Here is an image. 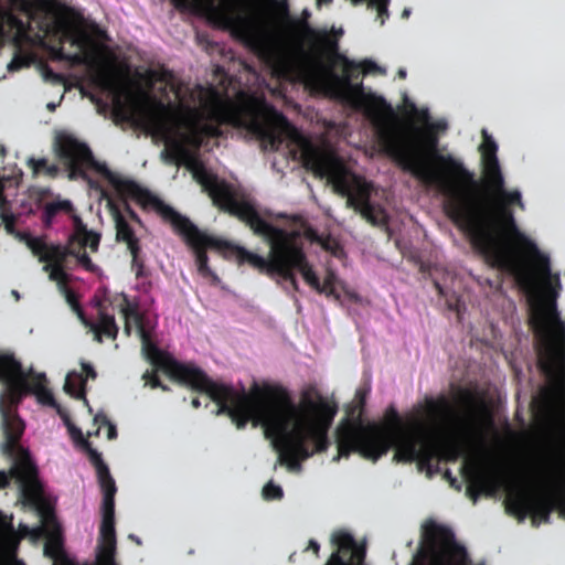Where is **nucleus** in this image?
I'll return each mask as SVG.
<instances>
[{
    "label": "nucleus",
    "instance_id": "obj_49",
    "mask_svg": "<svg viewBox=\"0 0 565 565\" xmlns=\"http://www.w3.org/2000/svg\"><path fill=\"white\" fill-rule=\"evenodd\" d=\"M359 68L360 65L355 64L351 61H345L344 68H343V79L345 83H350L352 79L359 77Z\"/></svg>",
    "mask_w": 565,
    "mask_h": 565
},
{
    "label": "nucleus",
    "instance_id": "obj_55",
    "mask_svg": "<svg viewBox=\"0 0 565 565\" xmlns=\"http://www.w3.org/2000/svg\"><path fill=\"white\" fill-rule=\"evenodd\" d=\"M46 383L45 374H34L31 377V390L34 393V390L44 388Z\"/></svg>",
    "mask_w": 565,
    "mask_h": 565
},
{
    "label": "nucleus",
    "instance_id": "obj_59",
    "mask_svg": "<svg viewBox=\"0 0 565 565\" xmlns=\"http://www.w3.org/2000/svg\"><path fill=\"white\" fill-rule=\"evenodd\" d=\"M305 235L306 237L311 241L312 243H317V244H322V235L319 234L316 230H313L312 227H308L306 231H305Z\"/></svg>",
    "mask_w": 565,
    "mask_h": 565
},
{
    "label": "nucleus",
    "instance_id": "obj_2",
    "mask_svg": "<svg viewBox=\"0 0 565 565\" xmlns=\"http://www.w3.org/2000/svg\"><path fill=\"white\" fill-rule=\"evenodd\" d=\"M377 141L382 151L403 170L433 185L445 198L447 215L466 230L472 246L492 267L513 276L525 292H536L534 268L508 245L500 230L501 225L515 220L512 209L472 195L478 182L475 173L461 160L439 153L436 149L437 139L431 138V156L438 164L437 169H433L425 159L422 146L390 126L377 129Z\"/></svg>",
    "mask_w": 565,
    "mask_h": 565
},
{
    "label": "nucleus",
    "instance_id": "obj_64",
    "mask_svg": "<svg viewBox=\"0 0 565 565\" xmlns=\"http://www.w3.org/2000/svg\"><path fill=\"white\" fill-rule=\"evenodd\" d=\"M23 65V61L21 57L19 56H14V58L12 60V62L9 64V70H13V68H19Z\"/></svg>",
    "mask_w": 565,
    "mask_h": 565
},
{
    "label": "nucleus",
    "instance_id": "obj_61",
    "mask_svg": "<svg viewBox=\"0 0 565 565\" xmlns=\"http://www.w3.org/2000/svg\"><path fill=\"white\" fill-rule=\"evenodd\" d=\"M15 533L19 535L20 540H23L29 535H33L32 530L24 524H20L19 530L15 531Z\"/></svg>",
    "mask_w": 565,
    "mask_h": 565
},
{
    "label": "nucleus",
    "instance_id": "obj_51",
    "mask_svg": "<svg viewBox=\"0 0 565 565\" xmlns=\"http://www.w3.org/2000/svg\"><path fill=\"white\" fill-rule=\"evenodd\" d=\"M355 397L358 399V405L352 407V409L349 413V415L352 417L351 419L356 418V416L359 415L362 417V411L365 404L366 393L362 390H359L356 392Z\"/></svg>",
    "mask_w": 565,
    "mask_h": 565
},
{
    "label": "nucleus",
    "instance_id": "obj_41",
    "mask_svg": "<svg viewBox=\"0 0 565 565\" xmlns=\"http://www.w3.org/2000/svg\"><path fill=\"white\" fill-rule=\"evenodd\" d=\"M335 280L337 277L334 273L328 271V274L324 277L323 284H320V287L317 289V292L323 294L327 297H334L335 299H339L340 295L337 292L335 289Z\"/></svg>",
    "mask_w": 565,
    "mask_h": 565
},
{
    "label": "nucleus",
    "instance_id": "obj_40",
    "mask_svg": "<svg viewBox=\"0 0 565 565\" xmlns=\"http://www.w3.org/2000/svg\"><path fill=\"white\" fill-rule=\"evenodd\" d=\"M43 270L49 273V278L56 281L61 288L67 287L68 275L64 270V265L45 264Z\"/></svg>",
    "mask_w": 565,
    "mask_h": 565
},
{
    "label": "nucleus",
    "instance_id": "obj_36",
    "mask_svg": "<svg viewBox=\"0 0 565 565\" xmlns=\"http://www.w3.org/2000/svg\"><path fill=\"white\" fill-rule=\"evenodd\" d=\"M73 205L70 201H56V202H50L45 205L44 212H43V223L45 227H50L52 224L53 218L60 213V212H72Z\"/></svg>",
    "mask_w": 565,
    "mask_h": 565
},
{
    "label": "nucleus",
    "instance_id": "obj_34",
    "mask_svg": "<svg viewBox=\"0 0 565 565\" xmlns=\"http://www.w3.org/2000/svg\"><path fill=\"white\" fill-rule=\"evenodd\" d=\"M289 249L287 248L284 257L281 258L280 263L278 264L276 270H275V277H278L287 282L290 284L294 291L299 290V285L296 278L295 271L297 270L296 265L292 264V260H290L289 256Z\"/></svg>",
    "mask_w": 565,
    "mask_h": 565
},
{
    "label": "nucleus",
    "instance_id": "obj_12",
    "mask_svg": "<svg viewBox=\"0 0 565 565\" xmlns=\"http://www.w3.org/2000/svg\"><path fill=\"white\" fill-rule=\"evenodd\" d=\"M294 236L291 231L280 235L262 236L269 246V256L265 258L256 253L249 252L242 246H232V249L237 263L239 265L248 264L252 268L256 269L259 274H265L270 278H275V270L280 263L284 254L288 247L289 239Z\"/></svg>",
    "mask_w": 565,
    "mask_h": 565
},
{
    "label": "nucleus",
    "instance_id": "obj_60",
    "mask_svg": "<svg viewBox=\"0 0 565 565\" xmlns=\"http://www.w3.org/2000/svg\"><path fill=\"white\" fill-rule=\"evenodd\" d=\"M82 369H83V372L85 373V379H96L97 376V373L95 371V369L88 364V363H82Z\"/></svg>",
    "mask_w": 565,
    "mask_h": 565
},
{
    "label": "nucleus",
    "instance_id": "obj_37",
    "mask_svg": "<svg viewBox=\"0 0 565 565\" xmlns=\"http://www.w3.org/2000/svg\"><path fill=\"white\" fill-rule=\"evenodd\" d=\"M28 167L32 169L34 175L44 173L51 178H55L58 174V167L56 164H50L45 158H29Z\"/></svg>",
    "mask_w": 565,
    "mask_h": 565
},
{
    "label": "nucleus",
    "instance_id": "obj_27",
    "mask_svg": "<svg viewBox=\"0 0 565 565\" xmlns=\"http://www.w3.org/2000/svg\"><path fill=\"white\" fill-rule=\"evenodd\" d=\"M100 243V234L87 230L86 225L81 221V218H75V231L74 234L70 237V244L75 246L76 249L84 250L86 247L90 249V252L96 253L98 250Z\"/></svg>",
    "mask_w": 565,
    "mask_h": 565
},
{
    "label": "nucleus",
    "instance_id": "obj_26",
    "mask_svg": "<svg viewBox=\"0 0 565 565\" xmlns=\"http://www.w3.org/2000/svg\"><path fill=\"white\" fill-rule=\"evenodd\" d=\"M484 188L487 190V195L482 198H477L478 200H491L495 205L499 206H509L518 205L521 209H524V204L522 202V196L520 191H507L504 188V178L502 177L501 186H495L491 182H484Z\"/></svg>",
    "mask_w": 565,
    "mask_h": 565
},
{
    "label": "nucleus",
    "instance_id": "obj_5",
    "mask_svg": "<svg viewBox=\"0 0 565 565\" xmlns=\"http://www.w3.org/2000/svg\"><path fill=\"white\" fill-rule=\"evenodd\" d=\"M55 150L60 160L65 164L71 179L86 178V170L93 169L102 174L116 190L119 196H130L142 209L157 211L163 203L149 190L141 188L134 180L125 179L113 172L105 163L95 160L89 147L70 134H60L55 138Z\"/></svg>",
    "mask_w": 565,
    "mask_h": 565
},
{
    "label": "nucleus",
    "instance_id": "obj_42",
    "mask_svg": "<svg viewBox=\"0 0 565 565\" xmlns=\"http://www.w3.org/2000/svg\"><path fill=\"white\" fill-rule=\"evenodd\" d=\"M158 370L157 367H153L151 371L147 370L142 375V380H145L146 385H149L151 388H160L164 392H169L170 387L160 381L157 374Z\"/></svg>",
    "mask_w": 565,
    "mask_h": 565
},
{
    "label": "nucleus",
    "instance_id": "obj_44",
    "mask_svg": "<svg viewBox=\"0 0 565 565\" xmlns=\"http://www.w3.org/2000/svg\"><path fill=\"white\" fill-rule=\"evenodd\" d=\"M262 494L267 501L280 500L284 497V491L280 486L269 481L264 486Z\"/></svg>",
    "mask_w": 565,
    "mask_h": 565
},
{
    "label": "nucleus",
    "instance_id": "obj_54",
    "mask_svg": "<svg viewBox=\"0 0 565 565\" xmlns=\"http://www.w3.org/2000/svg\"><path fill=\"white\" fill-rule=\"evenodd\" d=\"M198 271L199 274L203 277V278H209L211 279L214 284L220 281V278L211 269V267L209 266V263L205 264V265H202V266H199L198 267Z\"/></svg>",
    "mask_w": 565,
    "mask_h": 565
},
{
    "label": "nucleus",
    "instance_id": "obj_56",
    "mask_svg": "<svg viewBox=\"0 0 565 565\" xmlns=\"http://www.w3.org/2000/svg\"><path fill=\"white\" fill-rule=\"evenodd\" d=\"M322 244H319L324 250L333 252L338 247L337 241L330 235H322Z\"/></svg>",
    "mask_w": 565,
    "mask_h": 565
},
{
    "label": "nucleus",
    "instance_id": "obj_25",
    "mask_svg": "<svg viewBox=\"0 0 565 565\" xmlns=\"http://www.w3.org/2000/svg\"><path fill=\"white\" fill-rule=\"evenodd\" d=\"M119 311L125 319L124 331L127 335L131 334L132 327H135L139 337L149 332L145 323V315L140 312L138 302L130 301L125 294L121 295Z\"/></svg>",
    "mask_w": 565,
    "mask_h": 565
},
{
    "label": "nucleus",
    "instance_id": "obj_21",
    "mask_svg": "<svg viewBox=\"0 0 565 565\" xmlns=\"http://www.w3.org/2000/svg\"><path fill=\"white\" fill-rule=\"evenodd\" d=\"M462 470L470 482L467 487V494L475 503L480 494L492 495L494 493L499 484L495 476L481 471L476 463L469 467L463 465Z\"/></svg>",
    "mask_w": 565,
    "mask_h": 565
},
{
    "label": "nucleus",
    "instance_id": "obj_46",
    "mask_svg": "<svg viewBox=\"0 0 565 565\" xmlns=\"http://www.w3.org/2000/svg\"><path fill=\"white\" fill-rule=\"evenodd\" d=\"M0 218L4 224V228L9 234L14 233L15 216L10 212V205L0 209Z\"/></svg>",
    "mask_w": 565,
    "mask_h": 565
},
{
    "label": "nucleus",
    "instance_id": "obj_35",
    "mask_svg": "<svg viewBox=\"0 0 565 565\" xmlns=\"http://www.w3.org/2000/svg\"><path fill=\"white\" fill-rule=\"evenodd\" d=\"M85 386L86 379L82 373L73 371L66 375L64 391L72 397L76 399L85 398Z\"/></svg>",
    "mask_w": 565,
    "mask_h": 565
},
{
    "label": "nucleus",
    "instance_id": "obj_17",
    "mask_svg": "<svg viewBox=\"0 0 565 565\" xmlns=\"http://www.w3.org/2000/svg\"><path fill=\"white\" fill-rule=\"evenodd\" d=\"M332 542L338 551L332 553L326 565H365V551L356 545L354 537L348 532H337Z\"/></svg>",
    "mask_w": 565,
    "mask_h": 565
},
{
    "label": "nucleus",
    "instance_id": "obj_63",
    "mask_svg": "<svg viewBox=\"0 0 565 565\" xmlns=\"http://www.w3.org/2000/svg\"><path fill=\"white\" fill-rule=\"evenodd\" d=\"M10 202L7 200L4 195V185L3 182L0 180V209L9 206Z\"/></svg>",
    "mask_w": 565,
    "mask_h": 565
},
{
    "label": "nucleus",
    "instance_id": "obj_9",
    "mask_svg": "<svg viewBox=\"0 0 565 565\" xmlns=\"http://www.w3.org/2000/svg\"><path fill=\"white\" fill-rule=\"evenodd\" d=\"M70 431L73 438L86 451L90 463L94 466L98 483L103 491L102 524L97 546L96 565H118L115 561L116 531H115V494L117 487L110 475L108 466L102 458V454L94 449L90 443L83 437L81 429L72 426Z\"/></svg>",
    "mask_w": 565,
    "mask_h": 565
},
{
    "label": "nucleus",
    "instance_id": "obj_18",
    "mask_svg": "<svg viewBox=\"0 0 565 565\" xmlns=\"http://www.w3.org/2000/svg\"><path fill=\"white\" fill-rule=\"evenodd\" d=\"M291 234L294 236H291L288 244L290 260L296 265L297 271L301 274L305 281L317 291L321 282L305 253L302 235L296 230L291 231Z\"/></svg>",
    "mask_w": 565,
    "mask_h": 565
},
{
    "label": "nucleus",
    "instance_id": "obj_23",
    "mask_svg": "<svg viewBox=\"0 0 565 565\" xmlns=\"http://www.w3.org/2000/svg\"><path fill=\"white\" fill-rule=\"evenodd\" d=\"M194 179L203 186L217 205L222 199L230 198L232 185L225 181H220L217 175L210 172L202 163L195 162L192 167Z\"/></svg>",
    "mask_w": 565,
    "mask_h": 565
},
{
    "label": "nucleus",
    "instance_id": "obj_13",
    "mask_svg": "<svg viewBox=\"0 0 565 565\" xmlns=\"http://www.w3.org/2000/svg\"><path fill=\"white\" fill-rule=\"evenodd\" d=\"M500 230L503 232L508 245L513 248L521 258L526 259L532 268H534L537 288L539 278L548 277L551 274L548 256L543 254L536 243L519 228L515 220L501 225Z\"/></svg>",
    "mask_w": 565,
    "mask_h": 565
},
{
    "label": "nucleus",
    "instance_id": "obj_32",
    "mask_svg": "<svg viewBox=\"0 0 565 565\" xmlns=\"http://www.w3.org/2000/svg\"><path fill=\"white\" fill-rule=\"evenodd\" d=\"M459 399L469 409L467 415V424L470 434L481 439L482 431L477 423L476 409L482 406V402L479 401V398L469 390H460Z\"/></svg>",
    "mask_w": 565,
    "mask_h": 565
},
{
    "label": "nucleus",
    "instance_id": "obj_7",
    "mask_svg": "<svg viewBox=\"0 0 565 565\" xmlns=\"http://www.w3.org/2000/svg\"><path fill=\"white\" fill-rule=\"evenodd\" d=\"M544 472L548 491L537 499L523 491L510 493L505 500V509L510 514L523 520L530 513H535L548 521L555 508L565 507V434L548 448Z\"/></svg>",
    "mask_w": 565,
    "mask_h": 565
},
{
    "label": "nucleus",
    "instance_id": "obj_39",
    "mask_svg": "<svg viewBox=\"0 0 565 565\" xmlns=\"http://www.w3.org/2000/svg\"><path fill=\"white\" fill-rule=\"evenodd\" d=\"M20 542H21V540H20L19 535L15 533L12 523L9 522L8 524H6V527H4V531L2 534V543H3L4 547L7 548V551L10 554H15L18 551V547L20 545Z\"/></svg>",
    "mask_w": 565,
    "mask_h": 565
},
{
    "label": "nucleus",
    "instance_id": "obj_1",
    "mask_svg": "<svg viewBox=\"0 0 565 565\" xmlns=\"http://www.w3.org/2000/svg\"><path fill=\"white\" fill-rule=\"evenodd\" d=\"M142 353L153 367L163 371L172 381L209 395L217 405L216 414H226L238 429L248 422L263 426L278 452L277 463L291 472L302 469V461L315 454L324 452L330 446L329 428L335 409L329 405L315 386L301 391L296 404L281 385L254 383L249 393L216 383L190 363H181L161 351L152 341L151 332L140 337Z\"/></svg>",
    "mask_w": 565,
    "mask_h": 565
},
{
    "label": "nucleus",
    "instance_id": "obj_43",
    "mask_svg": "<svg viewBox=\"0 0 565 565\" xmlns=\"http://www.w3.org/2000/svg\"><path fill=\"white\" fill-rule=\"evenodd\" d=\"M71 256L75 257L78 264L87 271L94 273L96 270V265L85 250L76 249V247L73 246Z\"/></svg>",
    "mask_w": 565,
    "mask_h": 565
},
{
    "label": "nucleus",
    "instance_id": "obj_45",
    "mask_svg": "<svg viewBox=\"0 0 565 565\" xmlns=\"http://www.w3.org/2000/svg\"><path fill=\"white\" fill-rule=\"evenodd\" d=\"M307 34L315 41H317L320 45L329 46L333 50L337 49V42L331 40L327 32H318L311 28H307Z\"/></svg>",
    "mask_w": 565,
    "mask_h": 565
},
{
    "label": "nucleus",
    "instance_id": "obj_15",
    "mask_svg": "<svg viewBox=\"0 0 565 565\" xmlns=\"http://www.w3.org/2000/svg\"><path fill=\"white\" fill-rule=\"evenodd\" d=\"M217 206L244 222L257 236L280 235L289 232L264 220L252 203L236 200L233 188L230 190V198L222 199Z\"/></svg>",
    "mask_w": 565,
    "mask_h": 565
},
{
    "label": "nucleus",
    "instance_id": "obj_53",
    "mask_svg": "<svg viewBox=\"0 0 565 565\" xmlns=\"http://www.w3.org/2000/svg\"><path fill=\"white\" fill-rule=\"evenodd\" d=\"M185 126H186V128L190 130V134H189V136H188V141H189L192 146H194V147H196V148L201 147L202 141H203V138H204V137H196L198 135H195L194 129H193V127L191 126V119H190V117H188V118L185 119Z\"/></svg>",
    "mask_w": 565,
    "mask_h": 565
},
{
    "label": "nucleus",
    "instance_id": "obj_57",
    "mask_svg": "<svg viewBox=\"0 0 565 565\" xmlns=\"http://www.w3.org/2000/svg\"><path fill=\"white\" fill-rule=\"evenodd\" d=\"M124 203V211L127 213L128 217L138 223L141 224V220L139 215L135 212V210L130 206V204L126 201L128 196H120Z\"/></svg>",
    "mask_w": 565,
    "mask_h": 565
},
{
    "label": "nucleus",
    "instance_id": "obj_38",
    "mask_svg": "<svg viewBox=\"0 0 565 565\" xmlns=\"http://www.w3.org/2000/svg\"><path fill=\"white\" fill-rule=\"evenodd\" d=\"M330 181L332 182L333 189L338 194L348 198L349 193L352 192L353 177L348 179V177L343 173H332L330 175Z\"/></svg>",
    "mask_w": 565,
    "mask_h": 565
},
{
    "label": "nucleus",
    "instance_id": "obj_16",
    "mask_svg": "<svg viewBox=\"0 0 565 565\" xmlns=\"http://www.w3.org/2000/svg\"><path fill=\"white\" fill-rule=\"evenodd\" d=\"M107 207L115 222L116 228V241L125 243L131 255V268L136 274L137 278H141L146 275L145 264L140 257L141 246L139 238L136 236L135 231L129 225L125 215L121 212L120 206L113 200H108Z\"/></svg>",
    "mask_w": 565,
    "mask_h": 565
},
{
    "label": "nucleus",
    "instance_id": "obj_10",
    "mask_svg": "<svg viewBox=\"0 0 565 565\" xmlns=\"http://www.w3.org/2000/svg\"><path fill=\"white\" fill-rule=\"evenodd\" d=\"M423 537L427 551H420L409 565H471L467 550L456 542L449 527L430 521L424 526Z\"/></svg>",
    "mask_w": 565,
    "mask_h": 565
},
{
    "label": "nucleus",
    "instance_id": "obj_47",
    "mask_svg": "<svg viewBox=\"0 0 565 565\" xmlns=\"http://www.w3.org/2000/svg\"><path fill=\"white\" fill-rule=\"evenodd\" d=\"M34 394L38 398V401L43 404L51 407H57V403L54 398L53 393L47 387L34 390Z\"/></svg>",
    "mask_w": 565,
    "mask_h": 565
},
{
    "label": "nucleus",
    "instance_id": "obj_3",
    "mask_svg": "<svg viewBox=\"0 0 565 565\" xmlns=\"http://www.w3.org/2000/svg\"><path fill=\"white\" fill-rule=\"evenodd\" d=\"M335 443L338 455L333 461L348 458L352 452L376 461L391 448L395 449L393 459L397 462L417 461L429 466L435 457L424 425L419 422L405 425L394 407L387 411V423L383 426L364 425L360 415L344 419L335 430Z\"/></svg>",
    "mask_w": 565,
    "mask_h": 565
},
{
    "label": "nucleus",
    "instance_id": "obj_31",
    "mask_svg": "<svg viewBox=\"0 0 565 565\" xmlns=\"http://www.w3.org/2000/svg\"><path fill=\"white\" fill-rule=\"evenodd\" d=\"M427 438L435 448V456H437V454L439 452L440 457L443 459H445L446 461L455 462L466 454V450H467L466 444L461 439L447 440L446 443L441 444L439 448H437L428 436H427ZM435 458L436 457H434L433 459H435ZM433 461L434 460L430 461L429 466H425V465L423 466L419 462H418V465L422 468H427L428 470H430L433 467Z\"/></svg>",
    "mask_w": 565,
    "mask_h": 565
},
{
    "label": "nucleus",
    "instance_id": "obj_28",
    "mask_svg": "<svg viewBox=\"0 0 565 565\" xmlns=\"http://www.w3.org/2000/svg\"><path fill=\"white\" fill-rule=\"evenodd\" d=\"M142 98L147 104V113L153 126L158 130H167L166 117L172 111L171 104H166L161 99L146 93L142 94Z\"/></svg>",
    "mask_w": 565,
    "mask_h": 565
},
{
    "label": "nucleus",
    "instance_id": "obj_29",
    "mask_svg": "<svg viewBox=\"0 0 565 565\" xmlns=\"http://www.w3.org/2000/svg\"><path fill=\"white\" fill-rule=\"evenodd\" d=\"M25 377L21 363L13 354L0 353V381L13 385L23 382Z\"/></svg>",
    "mask_w": 565,
    "mask_h": 565
},
{
    "label": "nucleus",
    "instance_id": "obj_24",
    "mask_svg": "<svg viewBox=\"0 0 565 565\" xmlns=\"http://www.w3.org/2000/svg\"><path fill=\"white\" fill-rule=\"evenodd\" d=\"M301 161L307 170L320 178L328 175L332 170L331 157L310 142H306L301 149Z\"/></svg>",
    "mask_w": 565,
    "mask_h": 565
},
{
    "label": "nucleus",
    "instance_id": "obj_19",
    "mask_svg": "<svg viewBox=\"0 0 565 565\" xmlns=\"http://www.w3.org/2000/svg\"><path fill=\"white\" fill-rule=\"evenodd\" d=\"M25 245L32 254L39 257L41 263L51 265H64L67 256H71L73 245L63 247L61 245L46 244L41 237L24 235Z\"/></svg>",
    "mask_w": 565,
    "mask_h": 565
},
{
    "label": "nucleus",
    "instance_id": "obj_33",
    "mask_svg": "<svg viewBox=\"0 0 565 565\" xmlns=\"http://www.w3.org/2000/svg\"><path fill=\"white\" fill-rule=\"evenodd\" d=\"M90 330L94 332L97 342L103 341V335L115 340L118 334V326L114 316L106 313L103 309L98 310L97 321L92 322Z\"/></svg>",
    "mask_w": 565,
    "mask_h": 565
},
{
    "label": "nucleus",
    "instance_id": "obj_30",
    "mask_svg": "<svg viewBox=\"0 0 565 565\" xmlns=\"http://www.w3.org/2000/svg\"><path fill=\"white\" fill-rule=\"evenodd\" d=\"M44 554L54 561L53 565H77L65 553L60 529L54 530L44 544Z\"/></svg>",
    "mask_w": 565,
    "mask_h": 565
},
{
    "label": "nucleus",
    "instance_id": "obj_22",
    "mask_svg": "<svg viewBox=\"0 0 565 565\" xmlns=\"http://www.w3.org/2000/svg\"><path fill=\"white\" fill-rule=\"evenodd\" d=\"M425 413L429 424L437 428L445 427L457 418L455 406L445 395L437 398L426 397Z\"/></svg>",
    "mask_w": 565,
    "mask_h": 565
},
{
    "label": "nucleus",
    "instance_id": "obj_8",
    "mask_svg": "<svg viewBox=\"0 0 565 565\" xmlns=\"http://www.w3.org/2000/svg\"><path fill=\"white\" fill-rule=\"evenodd\" d=\"M13 398L9 404L0 401V413L4 434V451L14 456V463L11 469L12 477L20 486L23 500L35 508L43 502V487L39 479V470L26 449L19 445L24 431V423L12 408Z\"/></svg>",
    "mask_w": 565,
    "mask_h": 565
},
{
    "label": "nucleus",
    "instance_id": "obj_50",
    "mask_svg": "<svg viewBox=\"0 0 565 565\" xmlns=\"http://www.w3.org/2000/svg\"><path fill=\"white\" fill-rule=\"evenodd\" d=\"M95 423L99 424L100 426H107V437L108 439H114L117 437V429L114 424L110 423V420L107 418L104 414H98L95 416Z\"/></svg>",
    "mask_w": 565,
    "mask_h": 565
},
{
    "label": "nucleus",
    "instance_id": "obj_11",
    "mask_svg": "<svg viewBox=\"0 0 565 565\" xmlns=\"http://www.w3.org/2000/svg\"><path fill=\"white\" fill-rule=\"evenodd\" d=\"M156 212L164 221L169 222L174 231L182 235L186 244L193 248L198 267L209 263L206 248L223 249L230 247L227 242L221 241L200 231L188 217L181 215L164 202Z\"/></svg>",
    "mask_w": 565,
    "mask_h": 565
},
{
    "label": "nucleus",
    "instance_id": "obj_14",
    "mask_svg": "<svg viewBox=\"0 0 565 565\" xmlns=\"http://www.w3.org/2000/svg\"><path fill=\"white\" fill-rule=\"evenodd\" d=\"M374 186L365 179L353 174L352 192L347 198V206L358 212L373 226H384L388 216L384 207L371 201Z\"/></svg>",
    "mask_w": 565,
    "mask_h": 565
},
{
    "label": "nucleus",
    "instance_id": "obj_58",
    "mask_svg": "<svg viewBox=\"0 0 565 565\" xmlns=\"http://www.w3.org/2000/svg\"><path fill=\"white\" fill-rule=\"evenodd\" d=\"M66 297V301L75 309H79V303L76 295L68 287L63 288Z\"/></svg>",
    "mask_w": 565,
    "mask_h": 565
},
{
    "label": "nucleus",
    "instance_id": "obj_48",
    "mask_svg": "<svg viewBox=\"0 0 565 565\" xmlns=\"http://www.w3.org/2000/svg\"><path fill=\"white\" fill-rule=\"evenodd\" d=\"M388 3L390 0H369V7H375L377 10V17L381 20V24H384L385 19L388 18Z\"/></svg>",
    "mask_w": 565,
    "mask_h": 565
},
{
    "label": "nucleus",
    "instance_id": "obj_4",
    "mask_svg": "<svg viewBox=\"0 0 565 565\" xmlns=\"http://www.w3.org/2000/svg\"><path fill=\"white\" fill-rule=\"evenodd\" d=\"M210 99L204 104L207 122H202L196 109H190L191 126L196 137L218 138L222 125L241 128L260 141L265 149L277 151L284 142L280 128L265 113L266 105L252 97L237 103L222 102L214 88L209 89Z\"/></svg>",
    "mask_w": 565,
    "mask_h": 565
},
{
    "label": "nucleus",
    "instance_id": "obj_6",
    "mask_svg": "<svg viewBox=\"0 0 565 565\" xmlns=\"http://www.w3.org/2000/svg\"><path fill=\"white\" fill-rule=\"evenodd\" d=\"M557 292L550 289L532 308L530 323L544 342L541 370L557 394H565V324L556 310Z\"/></svg>",
    "mask_w": 565,
    "mask_h": 565
},
{
    "label": "nucleus",
    "instance_id": "obj_62",
    "mask_svg": "<svg viewBox=\"0 0 565 565\" xmlns=\"http://www.w3.org/2000/svg\"><path fill=\"white\" fill-rule=\"evenodd\" d=\"M361 66L364 74L377 68L376 63H374L373 61H364Z\"/></svg>",
    "mask_w": 565,
    "mask_h": 565
},
{
    "label": "nucleus",
    "instance_id": "obj_20",
    "mask_svg": "<svg viewBox=\"0 0 565 565\" xmlns=\"http://www.w3.org/2000/svg\"><path fill=\"white\" fill-rule=\"evenodd\" d=\"M482 137L480 152L484 182H491L499 188L502 184V172L497 157L498 145L486 130L482 131Z\"/></svg>",
    "mask_w": 565,
    "mask_h": 565
},
{
    "label": "nucleus",
    "instance_id": "obj_52",
    "mask_svg": "<svg viewBox=\"0 0 565 565\" xmlns=\"http://www.w3.org/2000/svg\"><path fill=\"white\" fill-rule=\"evenodd\" d=\"M56 55L60 60H64L71 63L79 64L83 62V57L81 53L67 54L64 52L63 47H60L56 51Z\"/></svg>",
    "mask_w": 565,
    "mask_h": 565
}]
</instances>
